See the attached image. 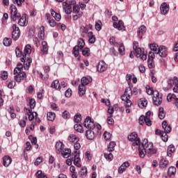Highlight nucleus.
<instances>
[{
	"instance_id": "obj_1",
	"label": "nucleus",
	"mask_w": 178,
	"mask_h": 178,
	"mask_svg": "<svg viewBox=\"0 0 178 178\" xmlns=\"http://www.w3.org/2000/svg\"><path fill=\"white\" fill-rule=\"evenodd\" d=\"M138 151L140 158H145V155L149 157L152 156L154 154H156V149H154V144L149 143L148 139H144L139 145Z\"/></svg>"
},
{
	"instance_id": "obj_2",
	"label": "nucleus",
	"mask_w": 178,
	"mask_h": 178,
	"mask_svg": "<svg viewBox=\"0 0 178 178\" xmlns=\"http://www.w3.org/2000/svg\"><path fill=\"white\" fill-rule=\"evenodd\" d=\"M129 88L125 89V91L124 92V95L121 96V99L123 101L124 103V106L126 108H130L132 105L131 100H130V98H131V96L134 95H137L138 94V89L135 87L133 88V84L129 83ZM133 88V90H131Z\"/></svg>"
},
{
	"instance_id": "obj_3",
	"label": "nucleus",
	"mask_w": 178,
	"mask_h": 178,
	"mask_svg": "<svg viewBox=\"0 0 178 178\" xmlns=\"http://www.w3.org/2000/svg\"><path fill=\"white\" fill-rule=\"evenodd\" d=\"M31 54V45L26 44L24 49V53L22 54V57L21 58V62L24 63V68L25 70H29L30 66H31V62H33V60L30 56V54Z\"/></svg>"
},
{
	"instance_id": "obj_4",
	"label": "nucleus",
	"mask_w": 178,
	"mask_h": 178,
	"mask_svg": "<svg viewBox=\"0 0 178 178\" xmlns=\"http://www.w3.org/2000/svg\"><path fill=\"white\" fill-rule=\"evenodd\" d=\"M84 45H86V42H84V40L81 38L78 40V44L73 48V54L75 58H78L79 54L80 51H83V48H84Z\"/></svg>"
},
{
	"instance_id": "obj_5",
	"label": "nucleus",
	"mask_w": 178,
	"mask_h": 178,
	"mask_svg": "<svg viewBox=\"0 0 178 178\" xmlns=\"http://www.w3.org/2000/svg\"><path fill=\"white\" fill-rule=\"evenodd\" d=\"M162 94L159 93L158 91H154V96L152 97V102L155 106H160L162 104Z\"/></svg>"
},
{
	"instance_id": "obj_6",
	"label": "nucleus",
	"mask_w": 178,
	"mask_h": 178,
	"mask_svg": "<svg viewBox=\"0 0 178 178\" xmlns=\"http://www.w3.org/2000/svg\"><path fill=\"white\" fill-rule=\"evenodd\" d=\"M83 126L88 130H94L95 129V124L94 123V120L90 117L88 116L83 122Z\"/></svg>"
},
{
	"instance_id": "obj_7",
	"label": "nucleus",
	"mask_w": 178,
	"mask_h": 178,
	"mask_svg": "<svg viewBox=\"0 0 178 178\" xmlns=\"http://www.w3.org/2000/svg\"><path fill=\"white\" fill-rule=\"evenodd\" d=\"M11 19L13 22H16L17 19H20V14L17 13V8L15 4H11L10 7Z\"/></svg>"
},
{
	"instance_id": "obj_8",
	"label": "nucleus",
	"mask_w": 178,
	"mask_h": 178,
	"mask_svg": "<svg viewBox=\"0 0 178 178\" xmlns=\"http://www.w3.org/2000/svg\"><path fill=\"white\" fill-rule=\"evenodd\" d=\"M12 38L13 41H17L20 38V29L16 24L13 25Z\"/></svg>"
},
{
	"instance_id": "obj_9",
	"label": "nucleus",
	"mask_w": 178,
	"mask_h": 178,
	"mask_svg": "<svg viewBox=\"0 0 178 178\" xmlns=\"http://www.w3.org/2000/svg\"><path fill=\"white\" fill-rule=\"evenodd\" d=\"M128 140L129 141L134 142L132 144L134 146L140 145V138H138V134H137V133L136 132L131 133L128 136Z\"/></svg>"
},
{
	"instance_id": "obj_10",
	"label": "nucleus",
	"mask_w": 178,
	"mask_h": 178,
	"mask_svg": "<svg viewBox=\"0 0 178 178\" xmlns=\"http://www.w3.org/2000/svg\"><path fill=\"white\" fill-rule=\"evenodd\" d=\"M173 91L175 92H178V79L177 76H174L172 79H169L168 81V87L172 88L173 87Z\"/></svg>"
},
{
	"instance_id": "obj_11",
	"label": "nucleus",
	"mask_w": 178,
	"mask_h": 178,
	"mask_svg": "<svg viewBox=\"0 0 178 178\" xmlns=\"http://www.w3.org/2000/svg\"><path fill=\"white\" fill-rule=\"evenodd\" d=\"M72 159H74V165H75V166L81 168V164H80V162L81 161V159H80V151H75L74 152Z\"/></svg>"
},
{
	"instance_id": "obj_12",
	"label": "nucleus",
	"mask_w": 178,
	"mask_h": 178,
	"mask_svg": "<svg viewBox=\"0 0 178 178\" xmlns=\"http://www.w3.org/2000/svg\"><path fill=\"white\" fill-rule=\"evenodd\" d=\"M63 9L67 15H70V13H72V1H64L63 3Z\"/></svg>"
},
{
	"instance_id": "obj_13",
	"label": "nucleus",
	"mask_w": 178,
	"mask_h": 178,
	"mask_svg": "<svg viewBox=\"0 0 178 178\" xmlns=\"http://www.w3.org/2000/svg\"><path fill=\"white\" fill-rule=\"evenodd\" d=\"M15 76L14 79L17 83H20L22 80H24L27 77L26 72H14Z\"/></svg>"
},
{
	"instance_id": "obj_14",
	"label": "nucleus",
	"mask_w": 178,
	"mask_h": 178,
	"mask_svg": "<svg viewBox=\"0 0 178 178\" xmlns=\"http://www.w3.org/2000/svg\"><path fill=\"white\" fill-rule=\"evenodd\" d=\"M24 112L27 113L29 122L33 121L38 116L37 112H33V110H29L27 108H24Z\"/></svg>"
},
{
	"instance_id": "obj_15",
	"label": "nucleus",
	"mask_w": 178,
	"mask_h": 178,
	"mask_svg": "<svg viewBox=\"0 0 178 178\" xmlns=\"http://www.w3.org/2000/svg\"><path fill=\"white\" fill-rule=\"evenodd\" d=\"M133 49L135 51L136 54V58L141 57V54L143 53V51L141 50V48L138 47V43L137 41H134Z\"/></svg>"
},
{
	"instance_id": "obj_16",
	"label": "nucleus",
	"mask_w": 178,
	"mask_h": 178,
	"mask_svg": "<svg viewBox=\"0 0 178 178\" xmlns=\"http://www.w3.org/2000/svg\"><path fill=\"white\" fill-rule=\"evenodd\" d=\"M157 54H159V56L161 58H166L168 56V49L165 46H160L159 47V51H157Z\"/></svg>"
},
{
	"instance_id": "obj_17",
	"label": "nucleus",
	"mask_w": 178,
	"mask_h": 178,
	"mask_svg": "<svg viewBox=\"0 0 178 178\" xmlns=\"http://www.w3.org/2000/svg\"><path fill=\"white\" fill-rule=\"evenodd\" d=\"M172 99H174V105L178 108V98L176 97V95L170 93L167 96L168 102H172Z\"/></svg>"
},
{
	"instance_id": "obj_18",
	"label": "nucleus",
	"mask_w": 178,
	"mask_h": 178,
	"mask_svg": "<svg viewBox=\"0 0 178 178\" xmlns=\"http://www.w3.org/2000/svg\"><path fill=\"white\" fill-rule=\"evenodd\" d=\"M113 27H114V29H118V30H119V31H120L122 30L123 31H126V27L124 26V23L122 20H120L118 24L116 22H113Z\"/></svg>"
},
{
	"instance_id": "obj_19",
	"label": "nucleus",
	"mask_w": 178,
	"mask_h": 178,
	"mask_svg": "<svg viewBox=\"0 0 178 178\" xmlns=\"http://www.w3.org/2000/svg\"><path fill=\"white\" fill-rule=\"evenodd\" d=\"M86 136L88 140H94V138H95V133L94 132V129H87L86 131Z\"/></svg>"
},
{
	"instance_id": "obj_20",
	"label": "nucleus",
	"mask_w": 178,
	"mask_h": 178,
	"mask_svg": "<svg viewBox=\"0 0 178 178\" xmlns=\"http://www.w3.org/2000/svg\"><path fill=\"white\" fill-rule=\"evenodd\" d=\"M91 81H92V78H91V76H83L81 78V84H82V86H88V84H90V83H91Z\"/></svg>"
},
{
	"instance_id": "obj_21",
	"label": "nucleus",
	"mask_w": 178,
	"mask_h": 178,
	"mask_svg": "<svg viewBox=\"0 0 178 178\" xmlns=\"http://www.w3.org/2000/svg\"><path fill=\"white\" fill-rule=\"evenodd\" d=\"M161 15H167L169 12V5L166 3H163L160 7Z\"/></svg>"
},
{
	"instance_id": "obj_22",
	"label": "nucleus",
	"mask_w": 178,
	"mask_h": 178,
	"mask_svg": "<svg viewBox=\"0 0 178 178\" xmlns=\"http://www.w3.org/2000/svg\"><path fill=\"white\" fill-rule=\"evenodd\" d=\"M71 3L72 5L73 13H83V12L80 11V6H79V4H76V1H71Z\"/></svg>"
},
{
	"instance_id": "obj_23",
	"label": "nucleus",
	"mask_w": 178,
	"mask_h": 178,
	"mask_svg": "<svg viewBox=\"0 0 178 178\" xmlns=\"http://www.w3.org/2000/svg\"><path fill=\"white\" fill-rule=\"evenodd\" d=\"M87 36L88 38L89 44H95L97 38H95V35H94V33H92V31H89Z\"/></svg>"
},
{
	"instance_id": "obj_24",
	"label": "nucleus",
	"mask_w": 178,
	"mask_h": 178,
	"mask_svg": "<svg viewBox=\"0 0 178 178\" xmlns=\"http://www.w3.org/2000/svg\"><path fill=\"white\" fill-rule=\"evenodd\" d=\"M129 166H130V163H129V161L124 162L118 168V173H120V175H122V173H123V172H124V170H126V169H127Z\"/></svg>"
},
{
	"instance_id": "obj_25",
	"label": "nucleus",
	"mask_w": 178,
	"mask_h": 178,
	"mask_svg": "<svg viewBox=\"0 0 178 178\" xmlns=\"http://www.w3.org/2000/svg\"><path fill=\"white\" fill-rule=\"evenodd\" d=\"M97 72H100V73H102V72H105L107 69L106 63H105L104 61H101L97 65Z\"/></svg>"
},
{
	"instance_id": "obj_26",
	"label": "nucleus",
	"mask_w": 178,
	"mask_h": 178,
	"mask_svg": "<svg viewBox=\"0 0 178 178\" xmlns=\"http://www.w3.org/2000/svg\"><path fill=\"white\" fill-rule=\"evenodd\" d=\"M162 127L164 130V133H170L172 131V127L168 124V122H166V120H164L162 122Z\"/></svg>"
},
{
	"instance_id": "obj_27",
	"label": "nucleus",
	"mask_w": 178,
	"mask_h": 178,
	"mask_svg": "<svg viewBox=\"0 0 178 178\" xmlns=\"http://www.w3.org/2000/svg\"><path fill=\"white\" fill-rule=\"evenodd\" d=\"M12 163V158L10 156H5L3 158V165L5 168H8Z\"/></svg>"
},
{
	"instance_id": "obj_28",
	"label": "nucleus",
	"mask_w": 178,
	"mask_h": 178,
	"mask_svg": "<svg viewBox=\"0 0 178 178\" xmlns=\"http://www.w3.org/2000/svg\"><path fill=\"white\" fill-rule=\"evenodd\" d=\"M26 17H27V16L26 15V14H24L22 15V17L21 18H19V21H18V24L21 26H27V20L26 19Z\"/></svg>"
},
{
	"instance_id": "obj_29",
	"label": "nucleus",
	"mask_w": 178,
	"mask_h": 178,
	"mask_svg": "<svg viewBox=\"0 0 178 178\" xmlns=\"http://www.w3.org/2000/svg\"><path fill=\"white\" fill-rule=\"evenodd\" d=\"M63 148H64L63 143L58 141L56 143V149L57 154H60V152H62V151H63Z\"/></svg>"
},
{
	"instance_id": "obj_30",
	"label": "nucleus",
	"mask_w": 178,
	"mask_h": 178,
	"mask_svg": "<svg viewBox=\"0 0 178 178\" xmlns=\"http://www.w3.org/2000/svg\"><path fill=\"white\" fill-rule=\"evenodd\" d=\"M79 140L80 138L75 134H71L68 136V141H70V143H73V144L79 143Z\"/></svg>"
},
{
	"instance_id": "obj_31",
	"label": "nucleus",
	"mask_w": 178,
	"mask_h": 178,
	"mask_svg": "<svg viewBox=\"0 0 178 178\" xmlns=\"http://www.w3.org/2000/svg\"><path fill=\"white\" fill-rule=\"evenodd\" d=\"M139 108H141L142 109L143 108H145L147 105H148V101H147V99L145 98H141L138 104Z\"/></svg>"
},
{
	"instance_id": "obj_32",
	"label": "nucleus",
	"mask_w": 178,
	"mask_h": 178,
	"mask_svg": "<svg viewBox=\"0 0 178 178\" xmlns=\"http://www.w3.org/2000/svg\"><path fill=\"white\" fill-rule=\"evenodd\" d=\"M159 168L161 169H165L168 165H169V161L165 159L164 158L161 159L159 163Z\"/></svg>"
},
{
	"instance_id": "obj_33",
	"label": "nucleus",
	"mask_w": 178,
	"mask_h": 178,
	"mask_svg": "<svg viewBox=\"0 0 178 178\" xmlns=\"http://www.w3.org/2000/svg\"><path fill=\"white\" fill-rule=\"evenodd\" d=\"M145 33H147V27L144 25L140 26L138 30V37L140 40L143 39V34H145Z\"/></svg>"
},
{
	"instance_id": "obj_34",
	"label": "nucleus",
	"mask_w": 178,
	"mask_h": 178,
	"mask_svg": "<svg viewBox=\"0 0 178 178\" xmlns=\"http://www.w3.org/2000/svg\"><path fill=\"white\" fill-rule=\"evenodd\" d=\"M86 86L81 83L79 86V97H83L86 94Z\"/></svg>"
},
{
	"instance_id": "obj_35",
	"label": "nucleus",
	"mask_w": 178,
	"mask_h": 178,
	"mask_svg": "<svg viewBox=\"0 0 178 178\" xmlns=\"http://www.w3.org/2000/svg\"><path fill=\"white\" fill-rule=\"evenodd\" d=\"M51 88H54V90H58V91H60V83H59V81H54L51 84Z\"/></svg>"
},
{
	"instance_id": "obj_36",
	"label": "nucleus",
	"mask_w": 178,
	"mask_h": 178,
	"mask_svg": "<svg viewBox=\"0 0 178 178\" xmlns=\"http://www.w3.org/2000/svg\"><path fill=\"white\" fill-rule=\"evenodd\" d=\"M149 48L151 51H153L154 54H158V51H159V46H158V44L156 43L149 44Z\"/></svg>"
},
{
	"instance_id": "obj_37",
	"label": "nucleus",
	"mask_w": 178,
	"mask_h": 178,
	"mask_svg": "<svg viewBox=\"0 0 178 178\" xmlns=\"http://www.w3.org/2000/svg\"><path fill=\"white\" fill-rule=\"evenodd\" d=\"M50 12H51V16H53V17H54L55 20H56L57 22H59V20H60V19L62 18V17L60 16V14L55 12L54 9H51Z\"/></svg>"
},
{
	"instance_id": "obj_38",
	"label": "nucleus",
	"mask_w": 178,
	"mask_h": 178,
	"mask_svg": "<svg viewBox=\"0 0 178 178\" xmlns=\"http://www.w3.org/2000/svg\"><path fill=\"white\" fill-rule=\"evenodd\" d=\"M176 151V148L175 147V145H170L168 147V156H172V154Z\"/></svg>"
},
{
	"instance_id": "obj_39",
	"label": "nucleus",
	"mask_w": 178,
	"mask_h": 178,
	"mask_svg": "<svg viewBox=\"0 0 178 178\" xmlns=\"http://www.w3.org/2000/svg\"><path fill=\"white\" fill-rule=\"evenodd\" d=\"M165 116H166V114L165 113V109H163V107H160L159 109V118L162 120V119H165Z\"/></svg>"
},
{
	"instance_id": "obj_40",
	"label": "nucleus",
	"mask_w": 178,
	"mask_h": 178,
	"mask_svg": "<svg viewBox=\"0 0 178 178\" xmlns=\"http://www.w3.org/2000/svg\"><path fill=\"white\" fill-rule=\"evenodd\" d=\"M42 52L44 55H47L48 54V43L47 42L43 41L42 42Z\"/></svg>"
},
{
	"instance_id": "obj_41",
	"label": "nucleus",
	"mask_w": 178,
	"mask_h": 178,
	"mask_svg": "<svg viewBox=\"0 0 178 178\" xmlns=\"http://www.w3.org/2000/svg\"><path fill=\"white\" fill-rule=\"evenodd\" d=\"M55 118H56V114H55V113H47V120H49L50 122H54L55 120Z\"/></svg>"
},
{
	"instance_id": "obj_42",
	"label": "nucleus",
	"mask_w": 178,
	"mask_h": 178,
	"mask_svg": "<svg viewBox=\"0 0 178 178\" xmlns=\"http://www.w3.org/2000/svg\"><path fill=\"white\" fill-rule=\"evenodd\" d=\"M115 147H116V143L113 141L111 142L108 145V152H113L115 151Z\"/></svg>"
},
{
	"instance_id": "obj_43",
	"label": "nucleus",
	"mask_w": 178,
	"mask_h": 178,
	"mask_svg": "<svg viewBox=\"0 0 178 178\" xmlns=\"http://www.w3.org/2000/svg\"><path fill=\"white\" fill-rule=\"evenodd\" d=\"M168 176H173V175H176V167H170L168 170Z\"/></svg>"
},
{
	"instance_id": "obj_44",
	"label": "nucleus",
	"mask_w": 178,
	"mask_h": 178,
	"mask_svg": "<svg viewBox=\"0 0 178 178\" xmlns=\"http://www.w3.org/2000/svg\"><path fill=\"white\" fill-rule=\"evenodd\" d=\"M70 154H72V150L70 149H65L62 153V156L63 158H69Z\"/></svg>"
},
{
	"instance_id": "obj_45",
	"label": "nucleus",
	"mask_w": 178,
	"mask_h": 178,
	"mask_svg": "<svg viewBox=\"0 0 178 178\" xmlns=\"http://www.w3.org/2000/svg\"><path fill=\"white\" fill-rule=\"evenodd\" d=\"M74 129L76 130V131H78V133H83L84 131L83 126H81L80 124H75Z\"/></svg>"
},
{
	"instance_id": "obj_46",
	"label": "nucleus",
	"mask_w": 178,
	"mask_h": 178,
	"mask_svg": "<svg viewBox=\"0 0 178 178\" xmlns=\"http://www.w3.org/2000/svg\"><path fill=\"white\" fill-rule=\"evenodd\" d=\"M3 44L5 47H10V45L12 44V39L9 38H4Z\"/></svg>"
},
{
	"instance_id": "obj_47",
	"label": "nucleus",
	"mask_w": 178,
	"mask_h": 178,
	"mask_svg": "<svg viewBox=\"0 0 178 178\" xmlns=\"http://www.w3.org/2000/svg\"><path fill=\"white\" fill-rule=\"evenodd\" d=\"M95 27L97 31H101L102 29V22L100 20L96 21Z\"/></svg>"
},
{
	"instance_id": "obj_48",
	"label": "nucleus",
	"mask_w": 178,
	"mask_h": 178,
	"mask_svg": "<svg viewBox=\"0 0 178 178\" xmlns=\"http://www.w3.org/2000/svg\"><path fill=\"white\" fill-rule=\"evenodd\" d=\"M81 31L82 37H87V35H88V31L87 30V28H86V26H81Z\"/></svg>"
},
{
	"instance_id": "obj_49",
	"label": "nucleus",
	"mask_w": 178,
	"mask_h": 178,
	"mask_svg": "<svg viewBox=\"0 0 178 178\" xmlns=\"http://www.w3.org/2000/svg\"><path fill=\"white\" fill-rule=\"evenodd\" d=\"M29 106H30V108L28 110L33 111V109L35 108V100L34 99H31L29 100Z\"/></svg>"
},
{
	"instance_id": "obj_50",
	"label": "nucleus",
	"mask_w": 178,
	"mask_h": 178,
	"mask_svg": "<svg viewBox=\"0 0 178 178\" xmlns=\"http://www.w3.org/2000/svg\"><path fill=\"white\" fill-rule=\"evenodd\" d=\"M168 133L163 132V131L160 132L161 138H162L163 141H164L165 143H166V141H168V140H169V136H168Z\"/></svg>"
},
{
	"instance_id": "obj_51",
	"label": "nucleus",
	"mask_w": 178,
	"mask_h": 178,
	"mask_svg": "<svg viewBox=\"0 0 178 178\" xmlns=\"http://www.w3.org/2000/svg\"><path fill=\"white\" fill-rule=\"evenodd\" d=\"M44 29H45V27H44V26H42L40 28V31L38 33V38L40 40H44V38L45 37V33L44 32Z\"/></svg>"
},
{
	"instance_id": "obj_52",
	"label": "nucleus",
	"mask_w": 178,
	"mask_h": 178,
	"mask_svg": "<svg viewBox=\"0 0 178 178\" xmlns=\"http://www.w3.org/2000/svg\"><path fill=\"white\" fill-rule=\"evenodd\" d=\"M87 168L86 167H82L80 172H79V175L80 176H81V177H86L87 176Z\"/></svg>"
},
{
	"instance_id": "obj_53",
	"label": "nucleus",
	"mask_w": 178,
	"mask_h": 178,
	"mask_svg": "<svg viewBox=\"0 0 178 178\" xmlns=\"http://www.w3.org/2000/svg\"><path fill=\"white\" fill-rule=\"evenodd\" d=\"M104 158L106 159V161H113V154L112 153L109 152H106L104 153Z\"/></svg>"
},
{
	"instance_id": "obj_54",
	"label": "nucleus",
	"mask_w": 178,
	"mask_h": 178,
	"mask_svg": "<svg viewBox=\"0 0 178 178\" xmlns=\"http://www.w3.org/2000/svg\"><path fill=\"white\" fill-rule=\"evenodd\" d=\"M6 86L8 88L12 89L15 86H16V82L15 81H7Z\"/></svg>"
},
{
	"instance_id": "obj_55",
	"label": "nucleus",
	"mask_w": 178,
	"mask_h": 178,
	"mask_svg": "<svg viewBox=\"0 0 178 178\" xmlns=\"http://www.w3.org/2000/svg\"><path fill=\"white\" fill-rule=\"evenodd\" d=\"M118 51H119L120 55H124V54H125V52H126V50H125V49H124V45L123 44V43H121V44H120Z\"/></svg>"
},
{
	"instance_id": "obj_56",
	"label": "nucleus",
	"mask_w": 178,
	"mask_h": 178,
	"mask_svg": "<svg viewBox=\"0 0 178 178\" xmlns=\"http://www.w3.org/2000/svg\"><path fill=\"white\" fill-rule=\"evenodd\" d=\"M23 70V65L22 64H18L17 65V67L15 68L14 70V73H20L22 72V70Z\"/></svg>"
},
{
	"instance_id": "obj_57",
	"label": "nucleus",
	"mask_w": 178,
	"mask_h": 178,
	"mask_svg": "<svg viewBox=\"0 0 178 178\" xmlns=\"http://www.w3.org/2000/svg\"><path fill=\"white\" fill-rule=\"evenodd\" d=\"M82 55L83 56H90V48L86 47L82 50Z\"/></svg>"
},
{
	"instance_id": "obj_58",
	"label": "nucleus",
	"mask_w": 178,
	"mask_h": 178,
	"mask_svg": "<svg viewBox=\"0 0 178 178\" xmlns=\"http://www.w3.org/2000/svg\"><path fill=\"white\" fill-rule=\"evenodd\" d=\"M74 120L75 123H80L81 122V114H76L74 117Z\"/></svg>"
},
{
	"instance_id": "obj_59",
	"label": "nucleus",
	"mask_w": 178,
	"mask_h": 178,
	"mask_svg": "<svg viewBox=\"0 0 178 178\" xmlns=\"http://www.w3.org/2000/svg\"><path fill=\"white\" fill-rule=\"evenodd\" d=\"M113 116H111V115H107V120L106 122L108 123V124H113V123H115V120H113Z\"/></svg>"
},
{
	"instance_id": "obj_60",
	"label": "nucleus",
	"mask_w": 178,
	"mask_h": 178,
	"mask_svg": "<svg viewBox=\"0 0 178 178\" xmlns=\"http://www.w3.org/2000/svg\"><path fill=\"white\" fill-rule=\"evenodd\" d=\"M104 139L108 141V140H109L110 138H111L112 137V134L108 131H104Z\"/></svg>"
},
{
	"instance_id": "obj_61",
	"label": "nucleus",
	"mask_w": 178,
	"mask_h": 178,
	"mask_svg": "<svg viewBox=\"0 0 178 178\" xmlns=\"http://www.w3.org/2000/svg\"><path fill=\"white\" fill-rule=\"evenodd\" d=\"M109 42L111 45H114L115 47H118V44L115 40V37L112 36L110 38Z\"/></svg>"
},
{
	"instance_id": "obj_62",
	"label": "nucleus",
	"mask_w": 178,
	"mask_h": 178,
	"mask_svg": "<svg viewBox=\"0 0 178 178\" xmlns=\"http://www.w3.org/2000/svg\"><path fill=\"white\" fill-rule=\"evenodd\" d=\"M26 120H27V117H25L19 121V124L20 127H26Z\"/></svg>"
},
{
	"instance_id": "obj_63",
	"label": "nucleus",
	"mask_w": 178,
	"mask_h": 178,
	"mask_svg": "<svg viewBox=\"0 0 178 178\" xmlns=\"http://www.w3.org/2000/svg\"><path fill=\"white\" fill-rule=\"evenodd\" d=\"M15 54L17 58H21V56L23 55V53L20 51V49L19 47H16Z\"/></svg>"
},
{
	"instance_id": "obj_64",
	"label": "nucleus",
	"mask_w": 178,
	"mask_h": 178,
	"mask_svg": "<svg viewBox=\"0 0 178 178\" xmlns=\"http://www.w3.org/2000/svg\"><path fill=\"white\" fill-rule=\"evenodd\" d=\"M63 119H70V113H69L67 111H65L63 113Z\"/></svg>"
}]
</instances>
